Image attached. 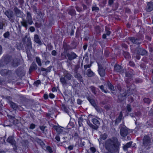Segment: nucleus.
I'll return each instance as SVG.
<instances>
[{"instance_id": "41", "label": "nucleus", "mask_w": 153, "mask_h": 153, "mask_svg": "<svg viewBox=\"0 0 153 153\" xmlns=\"http://www.w3.org/2000/svg\"><path fill=\"white\" fill-rule=\"evenodd\" d=\"M112 6V10L115 11L118 9L119 6V4L118 2H117L115 3L114 4L113 6Z\"/></svg>"}, {"instance_id": "18", "label": "nucleus", "mask_w": 153, "mask_h": 153, "mask_svg": "<svg viewBox=\"0 0 153 153\" xmlns=\"http://www.w3.org/2000/svg\"><path fill=\"white\" fill-rule=\"evenodd\" d=\"M17 75L19 77H22L25 75V73L23 70L22 68L19 67L16 71Z\"/></svg>"}, {"instance_id": "29", "label": "nucleus", "mask_w": 153, "mask_h": 153, "mask_svg": "<svg viewBox=\"0 0 153 153\" xmlns=\"http://www.w3.org/2000/svg\"><path fill=\"white\" fill-rule=\"evenodd\" d=\"M35 141L40 145L42 148L44 147L45 144L43 141L40 139L38 137H36L35 139Z\"/></svg>"}, {"instance_id": "28", "label": "nucleus", "mask_w": 153, "mask_h": 153, "mask_svg": "<svg viewBox=\"0 0 153 153\" xmlns=\"http://www.w3.org/2000/svg\"><path fill=\"white\" fill-rule=\"evenodd\" d=\"M10 107L14 110H16L19 108V106L16 103L13 102H9Z\"/></svg>"}, {"instance_id": "62", "label": "nucleus", "mask_w": 153, "mask_h": 153, "mask_svg": "<svg viewBox=\"0 0 153 153\" xmlns=\"http://www.w3.org/2000/svg\"><path fill=\"white\" fill-rule=\"evenodd\" d=\"M32 8L33 9V11L36 13L37 12V9L35 5H33L31 6Z\"/></svg>"}, {"instance_id": "24", "label": "nucleus", "mask_w": 153, "mask_h": 153, "mask_svg": "<svg viewBox=\"0 0 153 153\" xmlns=\"http://www.w3.org/2000/svg\"><path fill=\"white\" fill-rule=\"evenodd\" d=\"M63 75L65 76V78H66V79L69 81L71 79L72 77V75L67 71H65L63 72Z\"/></svg>"}, {"instance_id": "10", "label": "nucleus", "mask_w": 153, "mask_h": 153, "mask_svg": "<svg viewBox=\"0 0 153 153\" xmlns=\"http://www.w3.org/2000/svg\"><path fill=\"white\" fill-rule=\"evenodd\" d=\"M151 143V139L149 136L145 135L144 136L143 139V145L145 146L146 148L150 145Z\"/></svg>"}, {"instance_id": "27", "label": "nucleus", "mask_w": 153, "mask_h": 153, "mask_svg": "<svg viewBox=\"0 0 153 153\" xmlns=\"http://www.w3.org/2000/svg\"><path fill=\"white\" fill-rule=\"evenodd\" d=\"M74 76L80 82L82 83L84 81L83 78L80 74L79 73L77 74H74Z\"/></svg>"}, {"instance_id": "21", "label": "nucleus", "mask_w": 153, "mask_h": 153, "mask_svg": "<svg viewBox=\"0 0 153 153\" xmlns=\"http://www.w3.org/2000/svg\"><path fill=\"white\" fill-rule=\"evenodd\" d=\"M114 70L116 72L123 73L124 72L123 69V68L119 65L115 64L114 66Z\"/></svg>"}, {"instance_id": "8", "label": "nucleus", "mask_w": 153, "mask_h": 153, "mask_svg": "<svg viewBox=\"0 0 153 153\" xmlns=\"http://www.w3.org/2000/svg\"><path fill=\"white\" fill-rule=\"evenodd\" d=\"M71 45H73V46H71L70 45H68L66 43H63V47L64 49V51L67 52V51L76 48V45L74 42H72L71 43Z\"/></svg>"}, {"instance_id": "51", "label": "nucleus", "mask_w": 153, "mask_h": 153, "mask_svg": "<svg viewBox=\"0 0 153 153\" xmlns=\"http://www.w3.org/2000/svg\"><path fill=\"white\" fill-rule=\"evenodd\" d=\"M134 80L135 82L136 83H141L143 81L142 79L139 78H136Z\"/></svg>"}, {"instance_id": "44", "label": "nucleus", "mask_w": 153, "mask_h": 153, "mask_svg": "<svg viewBox=\"0 0 153 153\" xmlns=\"http://www.w3.org/2000/svg\"><path fill=\"white\" fill-rule=\"evenodd\" d=\"M10 35V32L7 31L4 34L3 36L5 38L7 39L9 38Z\"/></svg>"}, {"instance_id": "64", "label": "nucleus", "mask_w": 153, "mask_h": 153, "mask_svg": "<svg viewBox=\"0 0 153 153\" xmlns=\"http://www.w3.org/2000/svg\"><path fill=\"white\" fill-rule=\"evenodd\" d=\"M140 66L141 68L143 69H145L146 68V65L144 63H141L140 64Z\"/></svg>"}, {"instance_id": "3", "label": "nucleus", "mask_w": 153, "mask_h": 153, "mask_svg": "<svg viewBox=\"0 0 153 153\" xmlns=\"http://www.w3.org/2000/svg\"><path fill=\"white\" fill-rule=\"evenodd\" d=\"M26 19H22V21L21 22L22 25L24 27L26 30H27L28 26V25H31L33 23V21L31 13L28 11L26 13Z\"/></svg>"}, {"instance_id": "30", "label": "nucleus", "mask_w": 153, "mask_h": 153, "mask_svg": "<svg viewBox=\"0 0 153 153\" xmlns=\"http://www.w3.org/2000/svg\"><path fill=\"white\" fill-rule=\"evenodd\" d=\"M86 98L93 107L97 105L94 100L93 99L91 98L90 96H86Z\"/></svg>"}, {"instance_id": "48", "label": "nucleus", "mask_w": 153, "mask_h": 153, "mask_svg": "<svg viewBox=\"0 0 153 153\" xmlns=\"http://www.w3.org/2000/svg\"><path fill=\"white\" fill-rule=\"evenodd\" d=\"M79 68V67L78 65H75V66L74 69V74H77L78 73H78V69Z\"/></svg>"}, {"instance_id": "12", "label": "nucleus", "mask_w": 153, "mask_h": 153, "mask_svg": "<svg viewBox=\"0 0 153 153\" xmlns=\"http://www.w3.org/2000/svg\"><path fill=\"white\" fill-rule=\"evenodd\" d=\"M134 53L143 56L147 54V52L143 48L139 46L135 49Z\"/></svg>"}, {"instance_id": "53", "label": "nucleus", "mask_w": 153, "mask_h": 153, "mask_svg": "<svg viewBox=\"0 0 153 153\" xmlns=\"http://www.w3.org/2000/svg\"><path fill=\"white\" fill-rule=\"evenodd\" d=\"M126 109L128 112H131V111L132 108L130 104H127L126 106Z\"/></svg>"}, {"instance_id": "45", "label": "nucleus", "mask_w": 153, "mask_h": 153, "mask_svg": "<svg viewBox=\"0 0 153 153\" xmlns=\"http://www.w3.org/2000/svg\"><path fill=\"white\" fill-rule=\"evenodd\" d=\"M97 111L99 113H101L102 111V109L99 106L96 105L94 107Z\"/></svg>"}, {"instance_id": "57", "label": "nucleus", "mask_w": 153, "mask_h": 153, "mask_svg": "<svg viewBox=\"0 0 153 153\" xmlns=\"http://www.w3.org/2000/svg\"><path fill=\"white\" fill-rule=\"evenodd\" d=\"M99 8L98 7L96 6H93L92 8V10L94 11H98L99 10Z\"/></svg>"}, {"instance_id": "40", "label": "nucleus", "mask_w": 153, "mask_h": 153, "mask_svg": "<svg viewBox=\"0 0 153 153\" xmlns=\"http://www.w3.org/2000/svg\"><path fill=\"white\" fill-rule=\"evenodd\" d=\"M36 62L37 63L38 65L39 66H41L42 65V64L40 59L39 57H36Z\"/></svg>"}, {"instance_id": "54", "label": "nucleus", "mask_w": 153, "mask_h": 153, "mask_svg": "<svg viewBox=\"0 0 153 153\" xmlns=\"http://www.w3.org/2000/svg\"><path fill=\"white\" fill-rule=\"evenodd\" d=\"M46 128V126H39V128L40 130L42 131V132L43 133H45V128Z\"/></svg>"}, {"instance_id": "36", "label": "nucleus", "mask_w": 153, "mask_h": 153, "mask_svg": "<svg viewBox=\"0 0 153 153\" xmlns=\"http://www.w3.org/2000/svg\"><path fill=\"white\" fill-rule=\"evenodd\" d=\"M123 54L126 59H129L131 58V56L129 53L128 52L123 51Z\"/></svg>"}, {"instance_id": "42", "label": "nucleus", "mask_w": 153, "mask_h": 153, "mask_svg": "<svg viewBox=\"0 0 153 153\" xmlns=\"http://www.w3.org/2000/svg\"><path fill=\"white\" fill-rule=\"evenodd\" d=\"M7 64V62L6 63L3 59L0 60V67H3Z\"/></svg>"}, {"instance_id": "1", "label": "nucleus", "mask_w": 153, "mask_h": 153, "mask_svg": "<svg viewBox=\"0 0 153 153\" xmlns=\"http://www.w3.org/2000/svg\"><path fill=\"white\" fill-rule=\"evenodd\" d=\"M120 143L116 137L108 139L105 142V147L108 152L104 153H119Z\"/></svg>"}, {"instance_id": "56", "label": "nucleus", "mask_w": 153, "mask_h": 153, "mask_svg": "<svg viewBox=\"0 0 153 153\" xmlns=\"http://www.w3.org/2000/svg\"><path fill=\"white\" fill-rule=\"evenodd\" d=\"M143 101L145 103L149 104L150 102V100L148 98H144Z\"/></svg>"}, {"instance_id": "43", "label": "nucleus", "mask_w": 153, "mask_h": 153, "mask_svg": "<svg viewBox=\"0 0 153 153\" xmlns=\"http://www.w3.org/2000/svg\"><path fill=\"white\" fill-rule=\"evenodd\" d=\"M61 108L62 110H64L67 113L68 112V110L65 105L62 103L61 105Z\"/></svg>"}, {"instance_id": "34", "label": "nucleus", "mask_w": 153, "mask_h": 153, "mask_svg": "<svg viewBox=\"0 0 153 153\" xmlns=\"http://www.w3.org/2000/svg\"><path fill=\"white\" fill-rule=\"evenodd\" d=\"M107 85L108 87V88L110 90L112 91H115V90L114 88V86L109 81H107Z\"/></svg>"}, {"instance_id": "46", "label": "nucleus", "mask_w": 153, "mask_h": 153, "mask_svg": "<svg viewBox=\"0 0 153 153\" xmlns=\"http://www.w3.org/2000/svg\"><path fill=\"white\" fill-rule=\"evenodd\" d=\"M90 88L91 89L92 92L94 94L96 95V88L93 86H92L90 87Z\"/></svg>"}, {"instance_id": "4", "label": "nucleus", "mask_w": 153, "mask_h": 153, "mask_svg": "<svg viewBox=\"0 0 153 153\" xmlns=\"http://www.w3.org/2000/svg\"><path fill=\"white\" fill-rule=\"evenodd\" d=\"M27 38V36H25V37L22 39V41L23 42H25V43H24V45L26 51H29L30 52V50L32 49V43L30 38V37L27 38V41L26 42L25 40Z\"/></svg>"}, {"instance_id": "32", "label": "nucleus", "mask_w": 153, "mask_h": 153, "mask_svg": "<svg viewBox=\"0 0 153 153\" xmlns=\"http://www.w3.org/2000/svg\"><path fill=\"white\" fill-rule=\"evenodd\" d=\"M132 143V141H130L128 143H127L125 145H124L123 147V149L124 151H127L128 148L130 147Z\"/></svg>"}, {"instance_id": "58", "label": "nucleus", "mask_w": 153, "mask_h": 153, "mask_svg": "<svg viewBox=\"0 0 153 153\" xmlns=\"http://www.w3.org/2000/svg\"><path fill=\"white\" fill-rule=\"evenodd\" d=\"M5 99L7 100V102L9 104V102H12L11 100L12 98L10 96H7L6 97Z\"/></svg>"}, {"instance_id": "6", "label": "nucleus", "mask_w": 153, "mask_h": 153, "mask_svg": "<svg viewBox=\"0 0 153 153\" xmlns=\"http://www.w3.org/2000/svg\"><path fill=\"white\" fill-rule=\"evenodd\" d=\"M98 69L97 71L98 74L101 77H105L106 74V69H104L103 65L101 64L98 63Z\"/></svg>"}, {"instance_id": "47", "label": "nucleus", "mask_w": 153, "mask_h": 153, "mask_svg": "<svg viewBox=\"0 0 153 153\" xmlns=\"http://www.w3.org/2000/svg\"><path fill=\"white\" fill-rule=\"evenodd\" d=\"M87 123L88 125L90 126V127L94 129V125H93L90 121V120L88 119L87 120Z\"/></svg>"}, {"instance_id": "20", "label": "nucleus", "mask_w": 153, "mask_h": 153, "mask_svg": "<svg viewBox=\"0 0 153 153\" xmlns=\"http://www.w3.org/2000/svg\"><path fill=\"white\" fill-rule=\"evenodd\" d=\"M37 66L34 62H33L31 65L29 69V73L31 74L33 71L37 69Z\"/></svg>"}, {"instance_id": "25", "label": "nucleus", "mask_w": 153, "mask_h": 153, "mask_svg": "<svg viewBox=\"0 0 153 153\" xmlns=\"http://www.w3.org/2000/svg\"><path fill=\"white\" fill-rule=\"evenodd\" d=\"M34 41L35 42L38 44L40 46L43 44L42 42L41 41L39 35L37 34H35L34 35Z\"/></svg>"}, {"instance_id": "55", "label": "nucleus", "mask_w": 153, "mask_h": 153, "mask_svg": "<svg viewBox=\"0 0 153 153\" xmlns=\"http://www.w3.org/2000/svg\"><path fill=\"white\" fill-rule=\"evenodd\" d=\"M47 46V48L49 51H50L53 49V46L51 43L48 44Z\"/></svg>"}, {"instance_id": "2", "label": "nucleus", "mask_w": 153, "mask_h": 153, "mask_svg": "<svg viewBox=\"0 0 153 153\" xmlns=\"http://www.w3.org/2000/svg\"><path fill=\"white\" fill-rule=\"evenodd\" d=\"M13 8L14 13L10 9L6 10L4 12V14L11 23H14L16 21L14 13L18 17H21L22 16V12L16 6H14Z\"/></svg>"}, {"instance_id": "50", "label": "nucleus", "mask_w": 153, "mask_h": 153, "mask_svg": "<svg viewBox=\"0 0 153 153\" xmlns=\"http://www.w3.org/2000/svg\"><path fill=\"white\" fill-rule=\"evenodd\" d=\"M95 31L97 34H99L100 33V28L99 26H96L95 27Z\"/></svg>"}, {"instance_id": "22", "label": "nucleus", "mask_w": 153, "mask_h": 153, "mask_svg": "<svg viewBox=\"0 0 153 153\" xmlns=\"http://www.w3.org/2000/svg\"><path fill=\"white\" fill-rule=\"evenodd\" d=\"M92 122L94 124V129L97 130L99 128V125L100 124V122L98 120L95 118L92 119Z\"/></svg>"}, {"instance_id": "38", "label": "nucleus", "mask_w": 153, "mask_h": 153, "mask_svg": "<svg viewBox=\"0 0 153 153\" xmlns=\"http://www.w3.org/2000/svg\"><path fill=\"white\" fill-rule=\"evenodd\" d=\"M68 13L71 16H74L76 14L75 10L74 9H71L68 11Z\"/></svg>"}, {"instance_id": "5", "label": "nucleus", "mask_w": 153, "mask_h": 153, "mask_svg": "<svg viewBox=\"0 0 153 153\" xmlns=\"http://www.w3.org/2000/svg\"><path fill=\"white\" fill-rule=\"evenodd\" d=\"M132 79L131 78H127L125 80V82L126 84V86L127 87V89L125 90L126 91V94H132V90L131 89V86L132 85V83L131 82Z\"/></svg>"}, {"instance_id": "9", "label": "nucleus", "mask_w": 153, "mask_h": 153, "mask_svg": "<svg viewBox=\"0 0 153 153\" xmlns=\"http://www.w3.org/2000/svg\"><path fill=\"white\" fill-rule=\"evenodd\" d=\"M131 42L137 45H139L141 43V40H143L142 37H130L128 38Z\"/></svg>"}, {"instance_id": "60", "label": "nucleus", "mask_w": 153, "mask_h": 153, "mask_svg": "<svg viewBox=\"0 0 153 153\" xmlns=\"http://www.w3.org/2000/svg\"><path fill=\"white\" fill-rule=\"evenodd\" d=\"M114 3V0H108V5L111 6Z\"/></svg>"}, {"instance_id": "39", "label": "nucleus", "mask_w": 153, "mask_h": 153, "mask_svg": "<svg viewBox=\"0 0 153 153\" xmlns=\"http://www.w3.org/2000/svg\"><path fill=\"white\" fill-rule=\"evenodd\" d=\"M107 138V135L106 134L104 133L102 134H101L100 136V139H98V140L100 143L102 141V140H105Z\"/></svg>"}, {"instance_id": "14", "label": "nucleus", "mask_w": 153, "mask_h": 153, "mask_svg": "<svg viewBox=\"0 0 153 153\" xmlns=\"http://www.w3.org/2000/svg\"><path fill=\"white\" fill-rule=\"evenodd\" d=\"M52 128L55 129L58 134L64 133L63 129L64 128L59 125L56 126L54 125H52Z\"/></svg>"}, {"instance_id": "31", "label": "nucleus", "mask_w": 153, "mask_h": 153, "mask_svg": "<svg viewBox=\"0 0 153 153\" xmlns=\"http://www.w3.org/2000/svg\"><path fill=\"white\" fill-rule=\"evenodd\" d=\"M123 117V114L122 112H120L118 117L115 120V125H117L118 124L120 123L121 120Z\"/></svg>"}, {"instance_id": "11", "label": "nucleus", "mask_w": 153, "mask_h": 153, "mask_svg": "<svg viewBox=\"0 0 153 153\" xmlns=\"http://www.w3.org/2000/svg\"><path fill=\"white\" fill-rule=\"evenodd\" d=\"M1 74L4 76H7L8 77H10L12 75V71L7 69H2L0 71Z\"/></svg>"}, {"instance_id": "23", "label": "nucleus", "mask_w": 153, "mask_h": 153, "mask_svg": "<svg viewBox=\"0 0 153 153\" xmlns=\"http://www.w3.org/2000/svg\"><path fill=\"white\" fill-rule=\"evenodd\" d=\"M105 33L103 34L102 38L103 39H106V36H109L111 33V32L110 31V28L107 27H105Z\"/></svg>"}, {"instance_id": "61", "label": "nucleus", "mask_w": 153, "mask_h": 153, "mask_svg": "<svg viewBox=\"0 0 153 153\" xmlns=\"http://www.w3.org/2000/svg\"><path fill=\"white\" fill-rule=\"evenodd\" d=\"M36 126L35 124L32 123L30 125L29 128L30 129H33L35 128Z\"/></svg>"}, {"instance_id": "35", "label": "nucleus", "mask_w": 153, "mask_h": 153, "mask_svg": "<svg viewBox=\"0 0 153 153\" xmlns=\"http://www.w3.org/2000/svg\"><path fill=\"white\" fill-rule=\"evenodd\" d=\"M67 52L64 51L61 53L60 56L61 60H63L67 59Z\"/></svg>"}, {"instance_id": "63", "label": "nucleus", "mask_w": 153, "mask_h": 153, "mask_svg": "<svg viewBox=\"0 0 153 153\" xmlns=\"http://www.w3.org/2000/svg\"><path fill=\"white\" fill-rule=\"evenodd\" d=\"M41 83V82L40 80H38L36 81H35L33 84V85H34L36 86H37L38 85L40 84Z\"/></svg>"}, {"instance_id": "19", "label": "nucleus", "mask_w": 153, "mask_h": 153, "mask_svg": "<svg viewBox=\"0 0 153 153\" xmlns=\"http://www.w3.org/2000/svg\"><path fill=\"white\" fill-rule=\"evenodd\" d=\"M146 10L148 12H150L153 10V2L150 1L147 3Z\"/></svg>"}, {"instance_id": "49", "label": "nucleus", "mask_w": 153, "mask_h": 153, "mask_svg": "<svg viewBox=\"0 0 153 153\" xmlns=\"http://www.w3.org/2000/svg\"><path fill=\"white\" fill-rule=\"evenodd\" d=\"M5 27V25L3 21H0V30H3L4 27Z\"/></svg>"}, {"instance_id": "26", "label": "nucleus", "mask_w": 153, "mask_h": 153, "mask_svg": "<svg viewBox=\"0 0 153 153\" xmlns=\"http://www.w3.org/2000/svg\"><path fill=\"white\" fill-rule=\"evenodd\" d=\"M19 60L16 58L12 59L11 61V64L13 67H16L19 65Z\"/></svg>"}, {"instance_id": "59", "label": "nucleus", "mask_w": 153, "mask_h": 153, "mask_svg": "<svg viewBox=\"0 0 153 153\" xmlns=\"http://www.w3.org/2000/svg\"><path fill=\"white\" fill-rule=\"evenodd\" d=\"M116 87L117 88L120 92L122 91V88L121 86L120 85V83H118Z\"/></svg>"}, {"instance_id": "15", "label": "nucleus", "mask_w": 153, "mask_h": 153, "mask_svg": "<svg viewBox=\"0 0 153 153\" xmlns=\"http://www.w3.org/2000/svg\"><path fill=\"white\" fill-rule=\"evenodd\" d=\"M126 91H125L122 94H120L118 96V99L117 102L120 103L124 101L125 99V97L126 96H129L131 94H127Z\"/></svg>"}, {"instance_id": "33", "label": "nucleus", "mask_w": 153, "mask_h": 153, "mask_svg": "<svg viewBox=\"0 0 153 153\" xmlns=\"http://www.w3.org/2000/svg\"><path fill=\"white\" fill-rule=\"evenodd\" d=\"M86 75L89 77H91L94 76L95 74L90 69H89L87 70Z\"/></svg>"}, {"instance_id": "7", "label": "nucleus", "mask_w": 153, "mask_h": 153, "mask_svg": "<svg viewBox=\"0 0 153 153\" xmlns=\"http://www.w3.org/2000/svg\"><path fill=\"white\" fill-rule=\"evenodd\" d=\"M7 141L12 145L13 150L16 152L17 146L16 145V142L13 137L11 136H9L7 140Z\"/></svg>"}, {"instance_id": "17", "label": "nucleus", "mask_w": 153, "mask_h": 153, "mask_svg": "<svg viewBox=\"0 0 153 153\" xmlns=\"http://www.w3.org/2000/svg\"><path fill=\"white\" fill-rule=\"evenodd\" d=\"M68 80H67L66 78H65V76L63 75L60 78V82L62 84L63 86L66 87L67 86L69 83H68Z\"/></svg>"}, {"instance_id": "16", "label": "nucleus", "mask_w": 153, "mask_h": 153, "mask_svg": "<svg viewBox=\"0 0 153 153\" xmlns=\"http://www.w3.org/2000/svg\"><path fill=\"white\" fill-rule=\"evenodd\" d=\"M67 56L70 61L72 60L76 59L77 57V55L74 52H71L70 53H67Z\"/></svg>"}, {"instance_id": "52", "label": "nucleus", "mask_w": 153, "mask_h": 153, "mask_svg": "<svg viewBox=\"0 0 153 153\" xmlns=\"http://www.w3.org/2000/svg\"><path fill=\"white\" fill-rule=\"evenodd\" d=\"M29 51H26L27 54V56L28 57V60L30 61L32 60V58L30 53L28 52Z\"/></svg>"}, {"instance_id": "37", "label": "nucleus", "mask_w": 153, "mask_h": 153, "mask_svg": "<svg viewBox=\"0 0 153 153\" xmlns=\"http://www.w3.org/2000/svg\"><path fill=\"white\" fill-rule=\"evenodd\" d=\"M3 59L6 63L7 62V64L9 62L11 61L12 60V57L9 56L5 57Z\"/></svg>"}, {"instance_id": "13", "label": "nucleus", "mask_w": 153, "mask_h": 153, "mask_svg": "<svg viewBox=\"0 0 153 153\" xmlns=\"http://www.w3.org/2000/svg\"><path fill=\"white\" fill-rule=\"evenodd\" d=\"M120 134L122 137H125L128 134V128L126 126L122 127L120 130Z\"/></svg>"}]
</instances>
